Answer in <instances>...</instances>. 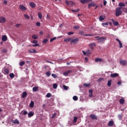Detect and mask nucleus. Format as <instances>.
<instances>
[{
	"label": "nucleus",
	"mask_w": 127,
	"mask_h": 127,
	"mask_svg": "<svg viewBox=\"0 0 127 127\" xmlns=\"http://www.w3.org/2000/svg\"><path fill=\"white\" fill-rule=\"evenodd\" d=\"M122 9H123V7H118L116 10V16L117 17H118V16H120V15H121L123 13V11H122Z\"/></svg>",
	"instance_id": "nucleus-1"
},
{
	"label": "nucleus",
	"mask_w": 127,
	"mask_h": 127,
	"mask_svg": "<svg viewBox=\"0 0 127 127\" xmlns=\"http://www.w3.org/2000/svg\"><path fill=\"white\" fill-rule=\"evenodd\" d=\"M95 38H98L97 40L99 43H105V41L107 40V38L105 37H100L99 36L95 37Z\"/></svg>",
	"instance_id": "nucleus-2"
},
{
	"label": "nucleus",
	"mask_w": 127,
	"mask_h": 127,
	"mask_svg": "<svg viewBox=\"0 0 127 127\" xmlns=\"http://www.w3.org/2000/svg\"><path fill=\"white\" fill-rule=\"evenodd\" d=\"M79 33L82 35V36H94V34H85V32L83 31H81Z\"/></svg>",
	"instance_id": "nucleus-3"
},
{
	"label": "nucleus",
	"mask_w": 127,
	"mask_h": 127,
	"mask_svg": "<svg viewBox=\"0 0 127 127\" xmlns=\"http://www.w3.org/2000/svg\"><path fill=\"white\" fill-rule=\"evenodd\" d=\"M6 20L4 17H0V23H5Z\"/></svg>",
	"instance_id": "nucleus-4"
},
{
	"label": "nucleus",
	"mask_w": 127,
	"mask_h": 127,
	"mask_svg": "<svg viewBox=\"0 0 127 127\" xmlns=\"http://www.w3.org/2000/svg\"><path fill=\"white\" fill-rule=\"evenodd\" d=\"M65 2L67 5H70L71 6L74 4V3L72 1L65 0Z\"/></svg>",
	"instance_id": "nucleus-5"
},
{
	"label": "nucleus",
	"mask_w": 127,
	"mask_h": 127,
	"mask_svg": "<svg viewBox=\"0 0 127 127\" xmlns=\"http://www.w3.org/2000/svg\"><path fill=\"white\" fill-rule=\"evenodd\" d=\"M79 38H76L74 39H71V41H70L71 43H76V42H79Z\"/></svg>",
	"instance_id": "nucleus-6"
},
{
	"label": "nucleus",
	"mask_w": 127,
	"mask_h": 127,
	"mask_svg": "<svg viewBox=\"0 0 127 127\" xmlns=\"http://www.w3.org/2000/svg\"><path fill=\"white\" fill-rule=\"evenodd\" d=\"M19 7L20 9L23 11H25V10H26V7H25V6H24L23 5H19Z\"/></svg>",
	"instance_id": "nucleus-7"
},
{
	"label": "nucleus",
	"mask_w": 127,
	"mask_h": 127,
	"mask_svg": "<svg viewBox=\"0 0 127 127\" xmlns=\"http://www.w3.org/2000/svg\"><path fill=\"white\" fill-rule=\"evenodd\" d=\"M111 21H112L114 25H115V26H118V25H119V23L118 22V21L115 20L114 19H112Z\"/></svg>",
	"instance_id": "nucleus-8"
},
{
	"label": "nucleus",
	"mask_w": 127,
	"mask_h": 127,
	"mask_svg": "<svg viewBox=\"0 0 127 127\" xmlns=\"http://www.w3.org/2000/svg\"><path fill=\"white\" fill-rule=\"evenodd\" d=\"M120 63L121 64V65H124V66H126L127 65V61L125 60H120Z\"/></svg>",
	"instance_id": "nucleus-9"
},
{
	"label": "nucleus",
	"mask_w": 127,
	"mask_h": 127,
	"mask_svg": "<svg viewBox=\"0 0 127 127\" xmlns=\"http://www.w3.org/2000/svg\"><path fill=\"white\" fill-rule=\"evenodd\" d=\"M90 117L91 118V120H98V117H97V116L94 114L90 115Z\"/></svg>",
	"instance_id": "nucleus-10"
},
{
	"label": "nucleus",
	"mask_w": 127,
	"mask_h": 127,
	"mask_svg": "<svg viewBox=\"0 0 127 127\" xmlns=\"http://www.w3.org/2000/svg\"><path fill=\"white\" fill-rule=\"evenodd\" d=\"M71 72H72V70H67L63 72V75H64V76H67V75H69Z\"/></svg>",
	"instance_id": "nucleus-11"
},
{
	"label": "nucleus",
	"mask_w": 127,
	"mask_h": 127,
	"mask_svg": "<svg viewBox=\"0 0 127 127\" xmlns=\"http://www.w3.org/2000/svg\"><path fill=\"white\" fill-rule=\"evenodd\" d=\"M116 41H117V42H119V46H120V48H123V43H122V42H121L120 41V39H119L118 38H117L116 39Z\"/></svg>",
	"instance_id": "nucleus-12"
},
{
	"label": "nucleus",
	"mask_w": 127,
	"mask_h": 127,
	"mask_svg": "<svg viewBox=\"0 0 127 127\" xmlns=\"http://www.w3.org/2000/svg\"><path fill=\"white\" fill-rule=\"evenodd\" d=\"M29 4L30 5V6L32 8H34V7H35V6H36V4H35V3L33 2H30L29 3Z\"/></svg>",
	"instance_id": "nucleus-13"
},
{
	"label": "nucleus",
	"mask_w": 127,
	"mask_h": 127,
	"mask_svg": "<svg viewBox=\"0 0 127 127\" xmlns=\"http://www.w3.org/2000/svg\"><path fill=\"white\" fill-rule=\"evenodd\" d=\"M89 46L90 47L91 49L93 50V49H94V46H96V44H95V43H90Z\"/></svg>",
	"instance_id": "nucleus-14"
},
{
	"label": "nucleus",
	"mask_w": 127,
	"mask_h": 127,
	"mask_svg": "<svg viewBox=\"0 0 127 127\" xmlns=\"http://www.w3.org/2000/svg\"><path fill=\"white\" fill-rule=\"evenodd\" d=\"M26 97H27V92L25 91L23 92L22 94V98H26Z\"/></svg>",
	"instance_id": "nucleus-15"
},
{
	"label": "nucleus",
	"mask_w": 127,
	"mask_h": 127,
	"mask_svg": "<svg viewBox=\"0 0 127 127\" xmlns=\"http://www.w3.org/2000/svg\"><path fill=\"white\" fill-rule=\"evenodd\" d=\"M118 76H119V74L117 73H112L111 74V78H116V77H118Z\"/></svg>",
	"instance_id": "nucleus-16"
},
{
	"label": "nucleus",
	"mask_w": 127,
	"mask_h": 127,
	"mask_svg": "<svg viewBox=\"0 0 127 127\" xmlns=\"http://www.w3.org/2000/svg\"><path fill=\"white\" fill-rule=\"evenodd\" d=\"M95 5H96L95 2H92V3L88 4V8H90L92 6H95Z\"/></svg>",
	"instance_id": "nucleus-17"
},
{
	"label": "nucleus",
	"mask_w": 127,
	"mask_h": 127,
	"mask_svg": "<svg viewBox=\"0 0 127 127\" xmlns=\"http://www.w3.org/2000/svg\"><path fill=\"white\" fill-rule=\"evenodd\" d=\"M2 41H6L7 40V37L6 35H3L1 38Z\"/></svg>",
	"instance_id": "nucleus-18"
},
{
	"label": "nucleus",
	"mask_w": 127,
	"mask_h": 127,
	"mask_svg": "<svg viewBox=\"0 0 127 127\" xmlns=\"http://www.w3.org/2000/svg\"><path fill=\"white\" fill-rule=\"evenodd\" d=\"M28 51L29 53H36V50L34 49H31Z\"/></svg>",
	"instance_id": "nucleus-19"
},
{
	"label": "nucleus",
	"mask_w": 127,
	"mask_h": 127,
	"mask_svg": "<svg viewBox=\"0 0 127 127\" xmlns=\"http://www.w3.org/2000/svg\"><path fill=\"white\" fill-rule=\"evenodd\" d=\"M34 115V112H30L28 114V118H31V117H33Z\"/></svg>",
	"instance_id": "nucleus-20"
},
{
	"label": "nucleus",
	"mask_w": 127,
	"mask_h": 127,
	"mask_svg": "<svg viewBox=\"0 0 127 127\" xmlns=\"http://www.w3.org/2000/svg\"><path fill=\"white\" fill-rule=\"evenodd\" d=\"M11 122L13 123V124H17L19 125V121L17 119L15 120L14 121L13 120H11Z\"/></svg>",
	"instance_id": "nucleus-21"
},
{
	"label": "nucleus",
	"mask_w": 127,
	"mask_h": 127,
	"mask_svg": "<svg viewBox=\"0 0 127 127\" xmlns=\"http://www.w3.org/2000/svg\"><path fill=\"white\" fill-rule=\"evenodd\" d=\"M72 40V38L69 37L67 39H64V42H69V41H71Z\"/></svg>",
	"instance_id": "nucleus-22"
},
{
	"label": "nucleus",
	"mask_w": 127,
	"mask_h": 127,
	"mask_svg": "<svg viewBox=\"0 0 127 127\" xmlns=\"http://www.w3.org/2000/svg\"><path fill=\"white\" fill-rule=\"evenodd\" d=\"M9 73V70L7 68H4V74L7 75Z\"/></svg>",
	"instance_id": "nucleus-23"
},
{
	"label": "nucleus",
	"mask_w": 127,
	"mask_h": 127,
	"mask_svg": "<svg viewBox=\"0 0 127 127\" xmlns=\"http://www.w3.org/2000/svg\"><path fill=\"white\" fill-rule=\"evenodd\" d=\"M113 126H114V121H110L108 123V126H109V127H113Z\"/></svg>",
	"instance_id": "nucleus-24"
},
{
	"label": "nucleus",
	"mask_w": 127,
	"mask_h": 127,
	"mask_svg": "<svg viewBox=\"0 0 127 127\" xmlns=\"http://www.w3.org/2000/svg\"><path fill=\"white\" fill-rule=\"evenodd\" d=\"M119 102L121 105H124L125 104V99H120Z\"/></svg>",
	"instance_id": "nucleus-25"
},
{
	"label": "nucleus",
	"mask_w": 127,
	"mask_h": 127,
	"mask_svg": "<svg viewBox=\"0 0 127 127\" xmlns=\"http://www.w3.org/2000/svg\"><path fill=\"white\" fill-rule=\"evenodd\" d=\"M105 16H102V15H101L99 17V20L100 21H102L103 20H104L105 19Z\"/></svg>",
	"instance_id": "nucleus-26"
},
{
	"label": "nucleus",
	"mask_w": 127,
	"mask_h": 127,
	"mask_svg": "<svg viewBox=\"0 0 127 127\" xmlns=\"http://www.w3.org/2000/svg\"><path fill=\"white\" fill-rule=\"evenodd\" d=\"M119 6H121L120 7H123V6H126V4L124 2H120L119 4Z\"/></svg>",
	"instance_id": "nucleus-27"
},
{
	"label": "nucleus",
	"mask_w": 127,
	"mask_h": 127,
	"mask_svg": "<svg viewBox=\"0 0 127 127\" xmlns=\"http://www.w3.org/2000/svg\"><path fill=\"white\" fill-rule=\"evenodd\" d=\"M38 16L39 18H40V19H41L42 18V14L41 13V12H39L38 13Z\"/></svg>",
	"instance_id": "nucleus-28"
},
{
	"label": "nucleus",
	"mask_w": 127,
	"mask_h": 127,
	"mask_svg": "<svg viewBox=\"0 0 127 127\" xmlns=\"http://www.w3.org/2000/svg\"><path fill=\"white\" fill-rule=\"evenodd\" d=\"M38 91V87L35 86L33 88V92H37Z\"/></svg>",
	"instance_id": "nucleus-29"
},
{
	"label": "nucleus",
	"mask_w": 127,
	"mask_h": 127,
	"mask_svg": "<svg viewBox=\"0 0 127 127\" xmlns=\"http://www.w3.org/2000/svg\"><path fill=\"white\" fill-rule=\"evenodd\" d=\"M29 106L30 108H33V107H34V102L31 101L30 103Z\"/></svg>",
	"instance_id": "nucleus-30"
},
{
	"label": "nucleus",
	"mask_w": 127,
	"mask_h": 127,
	"mask_svg": "<svg viewBox=\"0 0 127 127\" xmlns=\"http://www.w3.org/2000/svg\"><path fill=\"white\" fill-rule=\"evenodd\" d=\"M80 2L84 4V3H87L88 1L87 0H80Z\"/></svg>",
	"instance_id": "nucleus-31"
},
{
	"label": "nucleus",
	"mask_w": 127,
	"mask_h": 127,
	"mask_svg": "<svg viewBox=\"0 0 127 127\" xmlns=\"http://www.w3.org/2000/svg\"><path fill=\"white\" fill-rule=\"evenodd\" d=\"M107 85L108 87H111V86L112 85V80H108Z\"/></svg>",
	"instance_id": "nucleus-32"
},
{
	"label": "nucleus",
	"mask_w": 127,
	"mask_h": 127,
	"mask_svg": "<svg viewBox=\"0 0 127 127\" xmlns=\"http://www.w3.org/2000/svg\"><path fill=\"white\" fill-rule=\"evenodd\" d=\"M32 38H33V39H37L38 38V36H37V35H34L32 36Z\"/></svg>",
	"instance_id": "nucleus-33"
},
{
	"label": "nucleus",
	"mask_w": 127,
	"mask_h": 127,
	"mask_svg": "<svg viewBox=\"0 0 127 127\" xmlns=\"http://www.w3.org/2000/svg\"><path fill=\"white\" fill-rule=\"evenodd\" d=\"M102 60V59L97 58L95 59V62H101Z\"/></svg>",
	"instance_id": "nucleus-34"
},
{
	"label": "nucleus",
	"mask_w": 127,
	"mask_h": 127,
	"mask_svg": "<svg viewBox=\"0 0 127 127\" xmlns=\"http://www.w3.org/2000/svg\"><path fill=\"white\" fill-rule=\"evenodd\" d=\"M78 120V117H74L73 118V123L75 124V123H76L77 120Z\"/></svg>",
	"instance_id": "nucleus-35"
},
{
	"label": "nucleus",
	"mask_w": 127,
	"mask_h": 127,
	"mask_svg": "<svg viewBox=\"0 0 127 127\" xmlns=\"http://www.w3.org/2000/svg\"><path fill=\"white\" fill-rule=\"evenodd\" d=\"M24 64H25V63L23 61H22V62H20L19 65L22 66H23V65H24Z\"/></svg>",
	"instance_id": "nucleus-36"
},
{
	"label": "nucleus",
	"mask_w": 127,
	"mask_h": 127,
	"mask_svg": "<svg viewBox=\"0 0 127 127\" xmlns=\"http://www.w3.org/2000/svg\"><path fill=\"white\" fill-rule=\"evenodd\" d=\"M14 74L13 73H10L9 77L11 78H14Z\"/></svg>",
	"instance_id": "nucleus-37"
},
{
	"label": "nucleus",
	"mask_w": 127,
	"mask_h": 127,
	"mask_svg": "<svg viewBox=\"0 0 127 127\" xmlns=\"http://www.w3.org/2000/svg\"><path fill=\"white\" fill-rule=\"evenodd\" d=\"M24 16L25 18H26V19H29V16H28V15L25 14L24 15Z\"/></svg>",
	"instance_id": "nucleus-38"
},
{
	"label": "nucleus",
	"mask_w": 127,
	"mask_h": 127,
	"mask_svg": "<svg viewBox=\"0 0 127 127\" xmlns=\"http://www.w3.org/2000/svg\"><path fill=\"white\" fill-rule=\"evenodd\" d=\"M73 100L74 101H77L78 100V97L77 96H74L73 97Z\"/></svg>",
	"instance_id": "nucleus-39"
},
{
	"label": "nucleus",
	"mask_w": 127,
	"mask_h": 127,
	"mask_svg": "<svg viewBox=\"0 0 127 127\" xmlns=\"http://www.w3.org/2000/svg\"><path fill=\"white\" fill-rule=\"evenodd\" d=\"M46 75L47 76V77H49V76L51 75V73H50V71H47L46 73Z\"/></svg>",
	"instance_id": "nucleus-40"
},
{
	"label": "nucleus",
	"mask_w": 127,
	"mask_h": 127,
	"mask_svg": "<svg viewBox=\"0 0 127 127\" xmlns=\"http://www.w3.org/2000/svg\"><path fill=\"white\" fill-rule=\"evenodd\" d=\"M52 76L53 77V78H58V76L56 74L53 73L52 74Z\"/></svg>",
	"instance_id": "nucleus-41"
},
{
	"label": "nucleus",
	"mask_w": 127,
	"mask_h": 127,
	"mask_svg": "<svg viewBox=\"0 0 127 127\" xmlns=\"http://www.w3.org/2000/svg\"><path fill=\"white\" fill-rule=\"evenodd\" d=\"M57 87H58V85H57V84L54 83L53 84V88H54V89H57Z\"/></svg>",
	"instance_id": "nucleus-42"
},
{
	"label": "nucleus",
	"mask_w": 127,
	"mask_h": 127,
	"mask_svg": "<svg viewBox=\"0 0 127 127\" xmlns=\"http://www.w3.org/2000/svg\"><path fill=\"white\" fill-rule=\"evenodd\" d=\"M46 97L47 98H50V97H51V93H47V94L46 95Z\"/></svg>",
	"instance_id": "nucleus-43"
},
{
	"label": "nucleus",
	"mask_w": 127,
	"mask_h": 127,
	"mask_svg": "<svg viewBox=\"0 0 127 127\" xmlns=\"http://www.w3.org/2000/svg\"><path fill=\"white\" fill-rule=\"evenodd\" d=\"M56 39V37H55L52 39H50V42H53V41H54Z\"/></svg>",
	"instance_id": "nucleus-44"
},
{
	"label": "nucleus",
	"mask_w": 127,
	"mask_h": 127,
	"mask_svg": "<svg viewBox=\"0 0 127 127\" xmlns=\"http://www.w3.org/2000/svg\"><path fill=\"white\" fill-rule=\"evenodd\" d=\"M63 88L64 89V90H65L66 91H67V90H68V87L66 86V85H63Z\"/></svg>",
	"instance_id": "nucleus-45"
},
{
	"label": "nucleus",
	"mask_w": 127,
	"mask_h": 127,
	"mask_svg": "<svg viewBox=\"0 0 127 127\" xmlns=\"http://www.w3.org/2000/svg\"><path fill=\"white\" fill-rule=\"evenodd\" d=\"M47 41H48V39H45L43 41V43H47Z\"/></svg>",
	"instance_id": "nucleus-46"
},
{
	"label": "nucleus",
	"mask_w": 127,
	"mask_h": 127,
	"mask_svg": "<svg viewBox=\"0 0 127 127\" xmlns=\"http://www.w3.org/2000/svg\"><path fill=\"white\" fill-rule=\"evenodd\" d=\"M83 86L84 87H90V84L84 83Z\"/></svg>",
	"instance_id": "nucleus-47"
},
{
	"label": "nucleus",
	"mask_w": 127,
	"mask_h": 127,
	"mask_svg": "<svg viewBox=\"0 0 127 127\" xmlns=\"http://www.w3.org/2000/svg\"><path fill=\"white\" fill-rule=\"evenodd\" d=\"M79 112H81V111H85V109L83 108H80V109H79Z\"/></svg>",
	"instance_id": "nucleus-48"
},
{
	"label": "nucleus",
	"mask_w": 127,
	"mask_h": 127,
	"mask_svg": "<svg viewBox=\"0 0 127 127\" xmlns=\"http://www.w3.org/2000/svg\"><path fill=\"white\" fill-rule=\"evenodd\" d=\"M73 28H74V29H79V28H80V27H79V26H75L73 27Z\"/></svg>",
	"instance_id": "nucleus-49"
},
{
	"label": "nucleus",
	"mask_w": 127,
	"mask_h": 127,
	"mask_svg": "<svg viewBox=\"0 0 127 127\" xmlns=\"http://www.w3.org/2000/svg\"><path fill=\"white\" fill-rule=\"evenodd\" d=\"M36 25L37 26H40V25H41L40 22H37L36 23Z\"/></svg>",
	"instance_id": "nucleus-50"
},
{
	"label": "nucleus",
	"mask_w": 127,
	"mask_h": 127,
	"mask_svg": "<svg viewBox=\"0 0 127 127\" xmlns=\"http://www.w3.org/2000/svg\"><path fill=\"white\" fill-rule=\"evenodd\" d=\"M67 34H68V35H72V34H74V32H69Z\"/></svg>",
	"instance_id": "nucleus-51"
},
{
	"label": "nucleus",
	"mask_w": 127,
	"mask_h": 127,
	"mask_svg": "<svg viewBox=\"0 0 127 127\" xmlns=\"http://www.w3.org/2000/svg\"><path fill=\"white\" fill-rule=\"evenodd\" d=\"M3 4H7V0H4L3 1Z\"/></svg>",
	"instance_id": "nucleus-52"
},
{
	"label": "nucleus",
	"mask_w": 127,
	"mask_h": 127,
	"mask_svg": "<svg viewBox=\"0 0 127 127\" xmlns=\"http://www.w3.org/2000/svg\"><path fill=\"white\" fill-rule=\"evenodd\" d=\"M119 120H122V118H123V116L121 115H119L118 116Z\"/></svg>",
	"instance_id": "nucleus-53"
},
{
	"label": "nucleus",
	"mask_w": 127,
	"mask_h": 127,
	"mask_svg": "<svg viewBox=\"0 0 127 127\" xmlns=\"http://www.w3.org/2000/svg\"><path fill=\"white\" fill-rule=\"evenodd\" d=\"M32 43H33L34 44H37V40L33 41Z\"/></svg>",
	"instance_id": "nucleus-54"
},
{
	"label": "nucleus",
	"mask_w": 127,
	"mask_h": 127,
	"mask_svg": "<svg viewBox=\"0 0 127 127\" xmlns=\"http://www.w3.org/2000/svg\"><path fill=\"white\" fill-rule=\"evenodd\" d=\"M2 52L3 53H6V52H7V51H6V50H5V49H3V50H2Z\"/></svg>",
	"instance_id": "nucleus-55"
},
{
	"label": "nucleus",
	"mask_w": 127,
	"mask_h": 127,
	"mask_svg": "<svg viewBox=\"0 0 127 127\" xmlns=\"http://www.w3.org/2000/svg\"><path fill=\"white\" fill-rule=\"evenodd\" d=\"M102 25H103V26L105 25H106L107 26L108 25V23H103Z\"/></svg>",
	"instance_id": "nucleus-56"
},
{
	"label": "nucleus",
	"mask_w": 127,
	"mask_h": 127,
	"mask_svg": "<svg viewBox=\"0 0 127 127\" xmlns=\"http://www.w3.org/2000/svg\"><path fill=\"white\" fill-rule=\"evenodd\" d=\"M56 117V113H55L53 115L52 118V119H53V118H55Z\"/></svg>",
	"instance_id": "nucleus-57"
},
{
	"label": "nucleus",
	"mask_w": 127,
	"mask_h": 127,
	"mask_svg": "<svg viewBox=\"0 0 127 127\" xmlns=\"http://www.w3.org/2000/svg\"><path fill=\"white\" fill-rule=\"evenodd\" d=\"M39 45L38 44H35V45H32V46L36 47V46H38Z\"/></svg>",
	"instance_id": "nucleus-58"
},
{
	"label": "nucleus",
	"mask_w": 127,
	"mask_h": 127,
	"mask_svg": "<svg viewBox=\"0 0 127 127\" xmlns=\"http://www.w3.org/2000/svg\"><path fill=\"white\" fill-rule=\"evenodd\" d=\"M82 53L84 55H87V52L82 51Z\"/></svg>",
	"instance_id": "nucleus-59"
},
{
	"label": "nucleus",
	"mask_w": 127,
	"mask_h": 127,
	"mask_svg": "<svg viewBox=\"0 0 127 127\" xmlns=\"http://www.w3.org/2000/svg\"><path fill=\"white\" fill-rule=\"evenodd\" d=\"M103 4H104V5H106L107 4V1L104 0L103 1Z\"/></svg>",
	"instance_id": "nucleus-60"
},
{
	"label": "nucleus",
	"mask_w": 127,
	"mask_h": 127,
	"mask_svg": "<svg viewBox=\"0 0 127 127\" xmlns=\"http://www.w3.org/2000/svg\"><path fill=\"white\" fill-rule=\"evenodd\" d=\"M19 26H20V24H16L15 25V27H18Z\"/></svg>",
	"instance_id": "nucleus-61"
},
{
	"label": "nucleus",
	"mask_w": 127,
	"mask_h": 127,
	"mask_svg": "<svg viewBox=\"0 0 127 127\" xmlns=\"http://www.w3.org/2000/svg\"><path fill=\"white\" fill-rule=\"evenodd\" d=\"M47 18H48V19H50V16H49L48 14H47Z\"/></svg>",
	"instance_id": "nucleus-62"
},
{
	"label": "nucleus",
	"mask_w": 127,
	"mask_h": 127,
	"mask_svg": "<svg viewBox=\"0 0 127 127\" xmlns=\"http://www.w3.org/2000/svg\"><path fill=\"white\" fill-rule=\"evenodd\" d=\"M118 85H122V81H118Z\"/></svg>",
	"instance_id": "nucleus-63"
},
{
	"label": "nucleus",
	"mask_w": 127,
	"mask_h": 127,
	"mask_svg": "<svg viewBox=\"0 0 127 127\" xmlns=\"http://www.w3.org/2000/svg\"><path fill=\"white\" fill-rule=\"evenodd\" d=\"M85 61L86 62H88V59H87V57H86V58H85Z\"/></svg>",
	"instance_id": "nucleus-64"
}]
</instances>
